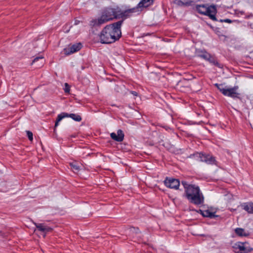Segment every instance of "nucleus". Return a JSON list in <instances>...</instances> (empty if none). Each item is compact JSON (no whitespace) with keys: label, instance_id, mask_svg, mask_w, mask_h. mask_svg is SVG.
<instances>
[{"label":"nucleus","instance_id":"obj_1","mask_svg":"<svg viewBox=\"0 0 253 253\" xmlns=\"http://www.w3.org/2000/svg\"><path fill=\"white\" fill-rule=\"evenodd\" d=\"M122 24L123 21H118L106 25L99 35L100 42L109 44L119 40L122 36Z\"/></svg>","mask_w":253,"mask_h":253},{"label":"nucleus","instance_id":"obj_2","mask_svg":"<svg viewBox=\"0 0 253 253\" xmlns=\"http://www.w3.org/2000/svg\"><path fill=\"white\" fill-rule=\"evenodd\" d=\"M181 184L184 188L185 197L190 203L197 206L204 205L205 197L198 185L190 184L185 181H182Z\"/></svg>","mask_w":253,"mask_h":253},{"label":"nucleus","instance_id":"obj_3","mask_svg":"<svg viewBox=\"0 0 253 253\" xmlns=\"http://www.w3.org/2000/svg\"><path fill=\"white\" fill-rule=\"evenodd\" d=\"M118 7H107L102 12L101 15L98 19L92 20L90 25L92 27H99L113 19H119Z\"/></svg>","mask_w":253,"mask_h":253},{"label":"nucleus","instance_id":"obj_4","mask_svg":"<svg viewBox=\"0 0 253 253\" xmlns=\"http://www.w3.org/2000/svg\"><path fill=\"white\" fill-rule=\"evenodd\" d=\"M197 12L203 15H206L213 21H217L215 15L217 13L216 6L214 4H197L195 6Z\"/></svg>","mask_w":253,"mask_h":253},{"label":"nucleus","instance_id":"obj_5","mask_svg":"<svg viewBox=\"0 0 253 253\" xmlns=\"http://www.w3.org/2000/svg\"><path fill=\"white\" fill-rule=\"evenodd\" d=\"M153 1H140L136 6L133 8H128L130 17L139 15L144 8L152 5Z\"/></svg>","mask_w":253,"mask_h":253},{"label":"nucleus","instance_id":"obj_6","mask_svg":"<svg viewBox=\"0 0 253 253\" xmlns=\"http://www.w3.org/2000/svg\"><path fill=\"white\" fill-rule=\"evenodd\" d=\"M189 157L193 158L200 162H205L209 165H213L216 162L214 157L203 153L196 152L193 154H191Z\"/></svg>","mask_w":253,"mask_h":253},{"label":"nucleus","instance_id":"obj_7","mask_svg":"<svg viewBox=\"0 0 253 253\" xmlns=\"http://www.w3.org/2000/svg\"><path fill=\"white\" fill-rule=\"evenodd\" d=\"M215 86L217 89L225 96L231 97L233 99H240V94L237 92H234L233 89L228 87L227 86H224L222 84H215Z\"/></svg>","mask_w":253,"mask_h":253},{"label":"nucleus","instance_id":"obj_8","mask_svg":"<svg viewBox=\"0 0 253 253\" xmlns=\"http://www.w3.org/2000/svg\"><path fill=\"white\" fill-rule=\"evenodd\" d=\"M66 117H70L73 120L77 122H80L82 120V117L80 115L76 114H68L67 113H62L59 114L56 119V121L55 123V127H56L58 126V123L63 118Z\"/></svg>","mask_w":253,"mask_h":253},{"label":"nucleus","instance_id":"obj_9","mask_svg":"<svg viewBox=\"0 0 253 253\" xmlns=\"http://www.w3.org/2000/svg\"><path fill=\"white\" fill-rule=\"evenodd\" d=\"M164 184L168 188L177 190L180 185V182L177 179L167 177L164 181Z\"/></svg>","mask_w":253,"mask_h":253},{"label":"nucleus","instance_id":"obj_10","mask_svg":"<svg viewBox=\"0 0 253 253\" xmlns=\"http://www.w3.org/2000/svg\"><path fill=\"white\" fill-rule=\"evenodd\" d=\"M82 43L79 42L71 45L67 48H65L64 50L65 54L70 55L79 51L82 48Z\"/></svg>","mask_w":253,"mask_h":253},{"label":"nucleus","instance_id":"obj_11","mask_svg":"<svg viewBox=\"0 0 253 253\" xmlns=\"http://www.w3.org/2000/svg\"><path fill=\"white\" fill-rule=\"evenodd\" d=\"M124 136V133L121 129L118 130L117 133L112 132L110 134L111 138L118 142L123 141Z\"/></svg>","mask_w":253,"mask_h":253},{"label":"nucleus","instance_id":"obj_12","mask_svg":"<svg viewBox=\"0 0 253 253\" xmlns=\"http://www.w3.org/2000/svg\"><path fill=\"white\" fill-rule=\"evenodd\" d=\"M205 60L216 67H217L219 68H222V65L218 62L216 58L214 55L209 53Z\"/></svg>","mask_w":253,"mask_h":253},{"label":"nucleus","instance_id":"obj_13","mask_svg":"<svg viewBox=\"0 0 253 253\" xmlns=\"http://www.w3.org/2000/svg\"><path fill=\"white\" fill-rule=\"evenodd\" d=\"M237 248L241 253H248L253 251V249L250 247L249 244L246 243H239Z\"/></svg>","mask_w":253,"mask_h":253},{"label":"nucleus","instance_id":"obj_14","mask_svg":"<svg viewBox=\"0 0 253 253\" xmlns=\"http://www.w3.org/2000/svg\"><path fill=\"white\" fill-rule=\"evenodd\" d=\"M34 224L38 230L43 232L45 234L52 230L51 227L46 226L43 223H37L34 222Z\"/></svg>","mask_w":253,"mask_h":253},{"label":"nucleus","instance_id":"obj_15","mask_svg":"<svg viewBox=\"0 0 253 253\" xmlns=\"http://www.w3.org/2000/svg\"><path fill=\"white\" fill-rule=\"evenodd\" d=\"M118 11H119V12H118V16L119 17V19H122L121 21H123V22L125 19L130 18V15L128 9L125 10H122V9L118 7Z\"/></svg>","mask_w":253,"mask_h":253},{"label":"nucleus","instance_id":"obj_16","mask_svg":"<svg viewBox=\"0 0 253 253\" xmlns=\"http://www.w3.org/2000/svg\"><path fill=\"white\" fill-rule=\"evenodd\" d=\"M243 210L247 211L249 213L253 214V203H244L241 205Z\"/></svg>","mask_w":253,"mask_h":253},{"label":"nucleus","instance_id":"obj_17","mask_svg":"<svg viewBox=\"0 0 253 253\" xmlns=\"http://www.w3.org/2000/svg\"><path fill=\"white\" fill-rule=\"evenodd\" d=\"M200 213L204 217H210L211 218H214L216 217L217 215L215 214V212H211L209 210H200Z\"/></svg>","mask_w":253,"mask_h":253},{"label":"nucleus","instance_id":"obj_18","mask_svg":"<svg viewBox=\"0 0 253 253\" xmlns=\"http://www.w3.org/2000/svg\"><path fill=\"white\" fill-rule=\"evenodd\" d=\"M209 54L206 50H202V49H196V55L200 57L203 59H205L207 57V55Z\"/></svg>","mask_w":253,"mask_h":253},{"label":"nucleus","instance_id":"obj_19","mask_svg":"<svg viewBox=\"0 0 253 253\" xmlns=\"http://www.w3.org/2000/svg\"><path fill=\"white\" fill-rule=\"evenodd\" d=\"M174 3L178 6L180 7H188L192 5V3L193 1H186L184 2L183 1H173Z\"/></svg>","mask_w":253,"mask_h":253},{"label":"nucleus","instance_id":"obj_20","mask_svg":"<svg viewBox=\"0 0 253 253\" xmlns=\"http://www.w3.org/2000/svg\"><path fill=\"white\" fill-rule=\"evenodd\" d=\"M235 233L240 237H247L249 236V233L245 231V230L241 228H237L235 229Z\"/></svg>","mask_w":253,"mask_h":253},{"label":"nucleus","instance_id":"obj_21","mask_svg":"<svg viewBox=\"0 0 253 253\" xmlns=\"http://www.w3.org/2000/svg\"><path fill=\"white\" fill-rule=\"evenodd\" d=\"M38 61H40V64L38 65L37 67L40 68L42 67L43 63V57L42 56H37L35 57L32 61V64L36 63Z\"/></svg>","mask_w":253,"mask_h":253},{"label":"nucleus","instance_id":"obj_22","mask_svg":"<svg viewBox=\"0 0 253 253\" xmlns=\"http://www.w3.org/2000/svg\"><path fill=\"white\" fill-rule=\"evenodd\" d=\"M71 169L74 172H78L80 170V167L75 162L70 163Z\"/></svg>","mask_w":253,"mask_h":253},{"label":"nucleus","instance_id":"obj_23","mask_svg":"<svg viewBox=\"0 0 253 253\" xmlns=\"http://www.w3.org/2000/svg\"><path fill=\"white\" fill-rule=\"evenodd\" d=\"M72 27V26H68V25L67 24L65 25L64 27H63V31L65 33H68L70 30V28Z\"/></svg>","mask_w":253,"mask_h":253},{"label":"nucleus","instance_id":"obj_24","mask_svg":"<svg viewBox=\"0 0 253 253\" xmlns=\"http://www.w3.org/2000/svg\"><path fill=\"white\" fill-rule=\"evenodd\" d=\"M70 86L67 83L65 84V88L64 91L66 93H68L70 91Z\"/></svg>","mask_w":253,"mask_h":253},{"label":"nucleus","instance_id":"obj_25","mask_svg":"<svg viewBox=\"0 0 253 253\" xmlns=\"http://www.w3.org/2000/svg\"><path fill=\"white\" fill-rule=\"evenodd\" d=\"M27 136H28L29 139L30 140H32L33 139L32 132L30 131H27Z\"/></svg>","mask_w":253,"mask_h":253},{"label":"nucleus","instance_id":"obj_26","mask_svg":"<svg viewBox=\"0 0 253 253\" xmlns=\"http://www.w3.org/2000/svg\"><path fill=\"white\" fill-rule=\"evenodd\" d=\"M223 21H224V22L228 23H231L232 22V20L229 19H223Z\"/></svg>","mask_w":253,"mask_h":253},{"label":"nucleus","instance_id":"obj_27","mask_svg":"<svg viewBox=\"0 0 253 253\" xmlns=\"http://www.w3.org/2000/svg\"><path fill=\"white\" fill-rule=\"evenodd\" d=\"M235 12L236 14H238V13H240L241 15H243L244 14V12L243 11H240L238 9L235 10Z\"/></svg>","mask_w":253,"mask_h":253},{"label":"nucleus","instance_id":"obj_28","mask_svg":"<svg viewBox=\"0 0 253 253\" xmlns=\"http://www.w3.org/2000/svg\"><path fill=\"white\" fill-rule=\"evenodd\" d=\"M231 89H233V90H234V92H236V90L238 89V86H234V87H231Z\"/></svg>","mask_w":253,"mask_h":253},{"label":"nucleus","instance_id":"obj_29","mask_svg":"<svg viewBox=\"0 0 253 253\" xmlns=\"http://www.w3.org/2000/svg\"><path fill=\"white\" fill-rule=\"evenodd\" d=\"M131 93L132 94H133V95H134V96H137V93L136 91H131Z\"/></svg>","mask_w":253,"mask_h":253},{"label":"nucleus","instance_id":"obj_30","mask_svg":"<svg viewBox=\"0 0 253 253\" xmlns=\"http://www.w3.org/2000/svg\"><path fill=\"white\" fill-rule=\"evenodd\" d=\"M76 137V134H72L70 136V138H75Z\"/></svg>","mask_w":253,"mask_h":253},{"label":"nucleus","instance_id":"obj_31","mask_svg":"<svg viewBox=\"0 0 253 253\" xmlns=\"http://www.w3.org/2000/svg\"><path fill=\"white\" fill-rule=\"evenodd\" d=\"M78 24V22L77 21H75V24L77 25Z\"/></svg>","mask_w":253,"mask_h":253},{"label":"nucleus","instance_id":"obj_32","mask_svg":"<svg viewBox=\"0 0 253 253\" xmlns=\"http://www.w3.org/2000/svg\"><path fill=\"white\" fill-rule=\"evenodd\" d=\"M219 21L221 22H224V21H223V19H220Z\"/></svg>","mask_w":253,"mask_h":253}]
</instances>
